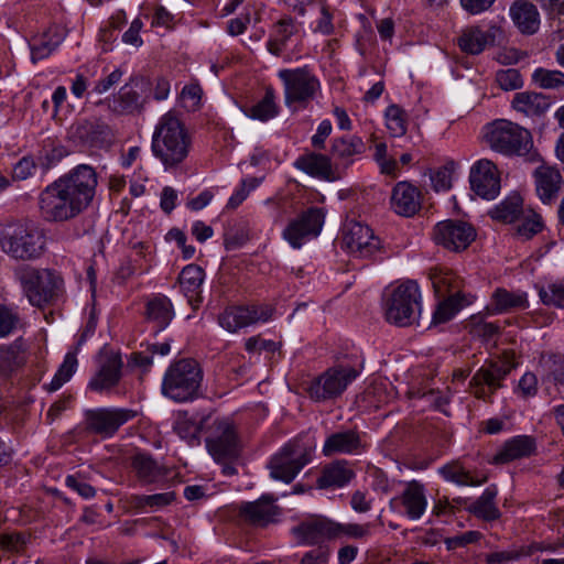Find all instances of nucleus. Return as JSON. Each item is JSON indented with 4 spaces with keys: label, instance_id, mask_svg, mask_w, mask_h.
<instances>
[{
    "label": "nucleus",
    "instance_id": "obj_1",
    "mask_svg": "<svg viewBox=\"0 0 564 564\" xmlns=\"http://www.w3.org/2000/svg\"><path fill=\"white\" fill-rule=\"evenodd\" d=\"M193 140L181 118L173 111L164 113L155 124L151 150L165 171L181 169L189 156Z\"/></svg>",
    "mask_w": 564,
    "mask_h": 564
},
{
    "label": "nucleus",
    "instance_id": "obj_2",
    "mask_svg": "<svg viewBox=\"0 0 564 564\" xmlns=\"http://www.w3.org/2000/svg\"><path fill=\"white\" fill-rule=\"evenodd\" d=\"M53 184L57 187V192L61 191L59 197L73 219L93 202L98 178L91 166L80 164L54 181Z\"/></svg>",
    "mask_w": 564,
    "mask_h": 564
},
{
    "label": "nucleus",
    "instance_id": "obj_3",
    "mask_svg": "<svg viewBox=\"0 0 564 564\" xmlns=\"http://www.w3.org/2000/svg\"><path fill=\"white\" fill-rule=\"evenodd\" d=\"M421 291L415 281H404L383 295L386 319L393 325L405 327L413 325L421 313Z\"/></svg>",
    "mask_w": 564,
    "mask_h": 564
},
{
    "label": "nucleus",
    "instance_id": "obj_4",
    "mask_svg": "<svg viewBox=\"0 0 564 564\" xmlns=\"http://www.w3.org/2000/svg\"><path fill=\"white\" fill-rule=\"evenodd\" d=\"M43 248L44 236L35 225L14 223L0 229V249L14 260L37 259Z\"/></svg>",
    "mask_w": 564,
    "mask_h": 564
},
{
    "label": "nucleus",
    "instance_id": "obj_5",
    "mask_svg": "<svg viewBox=\"0 0 564 564\" xmlns=\"http://www.w3.org/2000/svg\"><path fill=\"white\" fill-rule=\"evenodd\" d=\"M278 77L283 85L284 104L290 109H305L322 94L321 80L307 66L280 69Z\"/></svg>",
    "mask_w": 564,
    "mask_h": 564
},
{
    "label": "nucleus",
    "instance_id": "obj_6",
    "mask_svg": "<svg viewBox=\"0 0 564 564\" xmlns=\"http://www.w3.org/2000/svg\"><path fill=\"white\" fill-rule=\"evenodd\" d=\"M202 379V369L195 360L181 359L167 368L162 382V392L176 402H185L197 394Z\"/></svg>",
    "mask_w": 564,
    "mask_h": 564
},
{
    "label": "nucleus",
    "instance_id": "obj_7",
    "mask_svg": "<svg viewBox=\"0 0 564 564\" xmlns=\"http://www.w3.org/2000/svg\"><path fill=\"white\" fill-rule=\"evenodd\" d=\"M14 278L29 302L37 307L48 304L56 296L61 282L59 276L53 271L30 264L17 267Z\"/></svg>",
    "mask_w": 564,
    "mask_h": 564
},
{
    "label": "nucleus",
    "instance_id": "obj_8",
    "mask_svg": "<svg viewBox=\"0 0 564 564\" xmlns=\"http://www.w3.org/2000/svg\"><path fill=\"white\" fill-rule=\"evenodd\" d=\"M485 137L492 150L508 156L527 155L533 145L530 131L508 120L488 124Z\"/></svg>",
    "mask_w": 564,
    "mask_h": 564
},
{
    "label": "nucleus",
    "instance_id": "obj_9",
    "mask_svg": "<svg viewBox=\"0 0 564 564\" xmlns=\"http://www.w3.org/2000/svg\"><path fill=\"white\" fill-rule=\"evenodd\" d=\"M314 444L294 440L284 445L269 462L270 476L274 480L290 484L306 466L314 452Z\"/></svg>",
    "mask_w": 564,
    "mask_h": 564
},
{
    "label": "nucleus",
    "instance_id": "obj_10",
    "mask_svg": "<svg viewBox=\"0 0 564 564\" xmlns=\"http://www.w3.org/2000/svg\"><path fill=\"white\" fill-rule=\"evenodd\" d=\"M359 372L351 366H335L311 381L307 387L310 398L316 402L340 397Z\"/></svg>",
    "mask_w": 564,
    "mask_h": 564
},
{
    "label": "nucleus",
    "instance_id": "obj_11",
    "mask_svg": "<svg viewBox=\"0 0 564 564\" xmlns=\"http://www.w3.org/2000/svg\"><path fill=\"white\" fill-rule=\"evenodd\" d=\"M206 447L216 462L231 460L239 456L241 443L236 426L229 419L216 420L213 423Z\"/></svg>",
    "mask_w": 564,
    "mask_h": 564
},
{
    "label": "nucleus",
    "instance_id": "obj_12",
    "mask_svg": "<svg viewBox=\"0 0 564 564\" xmlns=\"http://www.w3.org/2000/svg\"><path fill=\"white\" fill-rule=\"evenodd\" d=\"M324 220L325 213L322 208H308L288 223L282 231V237L292 248L300 249L321 234Z\"/></svg>",
    "mask_w": 564,
    "mask_h": 564
},
{
    "label": "nucleus",
    "instance_id": "obj_13",
    "mask_svg": "<svg viewBox=\"0 0 564 564\" xmlns=\"http://www.w3.org/2000/svg\"><path fill=\"white\" fill-rule=\"evenodd\" d=\"M274 310L269 304L229 306L218 316V324L229 333L270 321Z\"/></svg>",
    "mask_w": 564,
    "mask_h": 564
},
{
    "label": "nucleus",
    "instance_id": "obj_14",
    "mask_svg": "<svg viewBox=\"0 0 564 564\" xmlns=\"http://www.w3.org/2000/svg\"><path fill=\"white\" fill-rule=\"evenodd\" d=\"M123 361L120 352L105 346L97 356V370L88 388L98 393H108L118 386L122 376Z\"/></svg>",
    "mask_w": 564,
    "mask_h": 564
},
{
    "label": "nucleus",
    "instance_id": "obj_15",
    "mask_svg": "<svg viewBox=\"0 0 564 564\" xmlns=\"http://www.w3.org/2000/svg\"><path fill=\"white\" fill-rule=\"evenodd\" d=\"M138 415L137 411L126 408H99L86 412L85 421L88 432L102 438L111 437L127 422Z\"/></svg>",
    "mask_w": 564,
    "mask_h": 564
},
{
    "label": "nucleus",
    "instance_id": "obj_16",
    "mask_svg": "<svg viewBox=\"0 0 564 564\" xmlns=\"http://www.w3.org/2000/svg\"><path fill=\"white\" fill-rule=\"evenodd\" d=\"M300 545H318L335 540V521L319 514H312L300 521L290 530Z\"/></svg>",
    "mask_w": 564,
    "mask_h": 564
},
{
    "label": "nucleus",
    "instance_id": "obj_17",
    "mask_svg": "<svg viewBox=\"0 0 564 564\" xmlns=\"http://www.w3.org/2000/svg\"><path fill=\"white\" fill-rule=\"evenodd\" d=\"M476 238L475 228L460 220H444L434 227L433 240L449 251L465 250Z\"/></svg>",
    "mask_w": 564,
    "mask_h": 564
},
{
    "label": "nucleus",
    "instance_id": "obj_18",
    "mask_svg": "<svg viewBox=\"0 0 564 564\" xmlns=\"http://www.w3.org/2000/svg\"><path fill=\"white\" fill-rule=\"evenodd\" d=\"M427 505L426 488L419 480L405 482L401 494L390 501L392 510H398L412 521L420 520L423 517Z\"/></svg>",
    "mask_w": 564,
    "mask_h": 564
},
{
    "label": "nucleus",
    "instance_id": "obj_19",
    "mask_svg": "<svg viewBox=\"0 0 564 564\" xmlns=\"http://www.w3.org/2000/svg\"><path fill=\"white\" fill-rule=\"evenodd\" d=\"M343 242L348 252L356 258L371 257L380 245L371 228L355 220H349L345 225Z\"/></svg>",
    "mask_w": 564,
    "mask_h": 564
},
{
    "label": "nucleus",
    "instance_id": "obj_20",
    "mask_svg": "<svg viewBox=\"0 0 564 564\" xmlns=\"http://www.w3.org/2000/svg\"><path fill=\"white\" fill-rule=\"evenodd\" d=\"M276 499L271 495H263L256 501L242 502L239 514L243 521L254 527H267L274 523L281 516V508L275 505Z\"/></svg>",
    "mask_w": 564,
    "mask_h": 564
},
{
    "label": "nucleus",
    "instance_id": "obj_21",
    "mask_svg": "<svg viewBox=\"0 0 564 564\" xmlns=\"http://www.w3.org/2000/svg\"><path fill=\"white\" fill-rule=\"evenodd\" d=\"M471 189L481 198L495 199L500 192L497 166L489 160H479L470 171Z\"/></svg>",
    "mask_w": 564,
    "mask_h": 564
},
{
    "label": "nucleus",
    "instance_id": "obj_22",
    "mask_svg": "<svg viewBox=\"0 0 564 564\" xmlns=\"http://www.w3.org/2000/svg\"><path fill=\"white\" fill-rule=\"evenodd\" d=\"M502 37L501 28L491 24L486 30L479 25H470L462 31L457 45L467 54L478 55L488 46H492Z\"/></svg>",
    "mask_w": 564,
    "mask_h": 564
},
{
    "label": "nucleus",
    "instance_id": "obj_23",
    "mask_svg": "<svg viewBox=\"0 0 564 564\" xmlns=\"http://www.w3.org/2000/svg\"><path fill=\"white\" fill-rule=\"evenodd\" d=\"M367 448L360 434L355 430L338 431L329 434L324 442L322 452L324 456L360 455Z\"/></svg>",
    "mask_w": 564,
    "mask_h": 564
},
{
    "label": "nucleus",
    "instance_id": "obj_24",
    "mask_svg": "<svg viewBox=\"0 0 564 564\" xmlns=\"http://www.w3.org/2000/svg\"><path fill=\"white\" fill-rule=\"evenodd\" d=\"M535 193L539 199L545 204H553L564 185V178L555 166L541 165L533 172Z\"/></svg>",
    "mask_w": 564,
    "mask_h": 564
},
{
    "label": "nucleus",
    "instance_id": "obj_25",
    "mask_svg": "<svg viewBox=\"0 0 564 564\" xmlns=\"http://www.w3.org/2000/svg\"><path fill=\"white\" fill-rule=\"evenodd\" d=\"M536 451L535 438L530 435H517L507 440L491 458L496 465L509 464L530 457Z\"/></svg>",
    "mask_w": 564,
    "mask_h": 564
},
{
    "label": "nucleus",
    "instance_id": "obj_26",
    "mask_svg": "<svg viewBox=\"0 0 564 564\" xmlns=\"http://www.w3.org/2000/svg\"><path fill=\"white\" fill-rule=\"evenodd\" d=\"M508 370L499 364H490L476 371L470 380V388L478 399H486L501 387V381L507 377Z\"/></svg>",
    "mask_w": 564,
    "mask_h": 564
},
{
    "label": "nucleus",
    "instance_id": "obj_27",
    "mask_svg": "<svg viewBox=\"0 0 564 564\" xmlns=\"http://www.w3.org/2000/svg\"><path fill=\"white\" fill-rule=\"evenodd\" d=\"M59 193L61 191L57 192V187L51 183L39 196V208L46 221L59 223L72 219Z\"/></svg>",
    "mask_w": 564,
    "mask_h": 564
},
{
    "label": "nucleus",
    "instance_id": "obj_28",
    "mask_svg": "<svg viewBox=\"0 0 564 564\" xmlns=\"http://www.w3.org/2000/svg\"><path fill=\"white\" fill-rule=\"evenodd\" d=\"M355 477V471L347 460H335L324 466L316 480L319 489H338L347 486Z\"/></svg>",
    "mask_w": 564,
    "mask_h": 564
},
{
    "label": "nucleus",
    "instance_id": "obj_29",
    "mask_svg": "<svg viewBox=\"0 0 564 564\" xmlns=\"http://www.w3.org/2000/svg\"><path fill=\"white\" fill-rule=\"evenodd\" d=\"M391 205L397 214L410 217L420 209V192L413 185L400 182L392 191Z\"/></svg>",
    "mask_w": 564,
    "mask_h": 564
},
{
    "label": "nucleus",
    "instance_id": "obj_30",
    "mask_svg": "<svg viewBox=\"0 0 564 564\" xmlns=\"http://www.w3.org/2000/svg\"><path fill=\"white\" fill-rule=\"evenodd\" d=\"M510 18L522 34L532 35L540 28V14L534 4L518 0L510 7Z\"/></svg>",
    "mask_w": 564,
    "mask_h": 564
},
{
    "label": "nucleus",
    "instance_id": "obj_31",
    "mask_svg": "<svg viewBox=\"0 0 564 564\" xmlns=\"http://www.w3.org/2000/svg\"><path fill=\"white\" fill-rule=\"evenodd\" d=\"M299 29L291 18H283L274 25L267 43L269 52L275 56L282 53L294 42Z\"/></svg>",
    "mask_w": 564,
    "mask_h": 564
},
{
    "label": "nucleus",
    "instance_id": "obj_32",
    "mask_svg": "<svg viewBox=\"0 0 564 564\" xmlns=\"http://www.w3.org/2000/svg\"><path fill=\"white\" fill-rule=\"evenodd\" d=\"M29 345L23 338H17L12 344L0 347V373L9 376L22 367L28 358Z\"/></svg>",
    "mask_w": 564,
    "mask_h": 564
},
{
    "label": "nucleus",
    "instance_id": "obj_33",
    "mask_svg": "<svg viewBox=\"0 0 564 564\" xmlns=\"http://www.w3.org/2000/svg\"><path fill=\"white\" fill-rule=\"evenodd\" d=\"M294 166L306 174L325 180L334 181L335 175L328 156L317 153H307L296 159Z\"/></svg>",
    "mask_w": 564,
    "mask_h": 564
},
{
    "label": "nucleus",
    "instance_id": "obj_34",
    "mask_svg": "<svg viewBox=\"0 0 564 564\" xmlns=\"http://www.w3.org/2000/svg\"><path fill=\"white\" fill-rule=\"evenodd\" d=\"M528 306V294L522 291L497 289L491 295L490 310L495 314H502L514 310H524Z\"/></svg>",
    "mask_w": 564,
    "mask_h": 564
},
{
    "label": "nucleus",
    "instance_id": "obj_35",
    "mask_svg": "<svg viewBox=\"0 0 564 564\" xmlns=\"http://www.w3.org/2000/svg\"><path fill=\"white\" fill-rule=\"evenodd\" d=\"M512 107L528 117H534L543 115L549 109L550 102L540 93L522 91L514 95Z\"/></svg>",
    "mask_w": 564,
    "mask_h": 564
},
{
    "label": "nucleus",
    "instance_id": "obj_36",
    "mask_svg": "<svg viewBox=\"0 0 564 564\" xmlns=\"http://www.w3.org/2000/svg\"><path fill=\"white\" fill-rule=\"evenodd\" d=\"M147 86L148 83L144 79L135 78L121 87L118 94L120 110L132 112L140 109L143 105V93Z\"/></svg>",
    "mask_w": 564,
    "mask_h": 564
},
{
    "label": "nucleus",
    "instance_id": "obj_37",
    "mask_svg": "<svg viewBox=\"0 0 564 564\" xmlns=\"http://www.w3.org/2000/svg\"><path fill=\"white\" fill-rule=\"evenodd\" d=\"M204 279V270L197 264H188L181 271L178 283L189 303L198 300Z\"/></svg>",
    "mask_w": 564,
    "mask_h": 564
},
{
    "label": "nucleus",
    "instance_id": "obj_38",
    "mask_svg": "<svg viewBox=\"0 0 564 564\" xmlns=\"http://www.w3.org/2000/svg\"><path fill=\"white\" fill-rule=\"evenodd\" d=\"M147 318L156 326V330H163L171 323L174 312L171 301L166 296H155L147 304Z\"/></svg>",
    "mask_w": 564,
    "mask_h": 564
},
{
    "label": "nucleus",
    "instance_id": "obj_39",
    "mask_svg": "<svg viewBox=\"0 0 564 564\" xmlns=\"http://www.w3.org/2000/svg\"><path fill=\"white\" fill-rule=\"evenodd\" d=\"M471 302V296L460 291L455 292L437 305L433 314V322L435 324H442L451 321L463 307L469 305Z\"/></svg>",
    "mask_w": 564,
    "mask_h": 564
},
{
    "label": "nucleus",
    "instance_id": "obj_40",
    "mask_svg": "<svg viewBox=\"0 0 564 564\" xmlns=\"http://www.w3.org/2000/svg\"><path fill=\"white\" fill-rule=\"evenodd\" d=\"M132 468L137 477L147 484L160 480L166 474L163 466L159 465L151 456L137 454L132 458Z\"/></svg>",
    "mask_w": 564,
    "mask_h": 564
},
{
    "label": "nucleus",
    "instance_id": "obj_41",
    "mask_svg": "<svg viewBox=\"0 0 564 564\" xmlns=\"http://www.w3.org/2000/svg\"><path fill=\"white\" fill-rule=\"evenodd\" d=\"M203 426V419L189 415L187 412L178 413L173 424L174 432L189 445L199 443V433Z\"/></svg>",
    "mask_w": 564,
    "mask_h": 564
},
{
    "label": "nucleus",
    "instance_id": "obj_42",
    "mask_svg": "<svg viewBox=\"0 0 564 564\" xmlns=\"http://www.w3.org/2000/svg\"><path fill=\"white\" fill-rule=\"evenodd\" d=\"M497 487L491 485L487 487L481 496L469 507V511L477 518L486 521H492L500 517V511L496 505Z\"/></svg>",
    "mask_w": 564,
    "mask_h": 564
},
{
    "label": "nucleus",
    "instance_id": "obj_43",
    "mask_svg": "<svg viewBox=\"0 0 564 564\" xmlns=\"http://www.w3.org/2000/svg\"><path fill=\"white\" fill-rule=\"evenodd\" d=\"M366 150V144L357 135L337 138L332 144V154L344 163L352 162L355 155H360Z\"/></svg>",
    "mask_w": 564,
    "mask_h": 564
},
{
    "label": "nucleus",
    "instance_id": "obj_44",
    "mask_svg": "<svg viewBox=\"0 0 564 564\" xmlns=\"http://www.w3.org/2000/svg\"><path fill=\"white\" fill-rule=\"evenodd\" d=\"M438 473L446 481L454 482L457 486H479L487 480L486 477H474L458 460L442 466Z\"/></svg>",
    "mask_w": 564,
    "mask_h": 564
},
{
    "label": "nucleus",
    "instance_id": "obj_45",
    "mask_svg": "<svg viewBox=\"0 0 564 564\" xmlns=\"http://www.w3.org/2000/svg\"><path fill=\"white\" fill-rule=\"evenodd\" d=\"M243 113L253 120L265 122L278 116L279 108L275 104V94L272 88H267L265 94L257 104L242 109Z\"/></svg>",
    "mask_w": 564,
    "mask_h": 564
},
{
    "label": "nucleus",
    "instance_id": "obj_46",
    "mask_svg": "<svg viewBox=\"0 0 564 564\" xmlns=\"http://www.w3.org/2000/svg\"><path fill=\"white\" fill-rule=\"evenodd\" d=\"M521 213L522 198L519 194H512L492 208L490 210V216L494 219L511 224L519 218Z\"/></svg>",
    "mask_w": 564,
    "mask_h": 564
},
{
    "label": "nucleus",
    "instance_id": "obj_47",
    "mask_svg": "<svg viewBox=\"0 0 564 564\" xmlns=\"http://www.w3.org/2000/svg\"><path fill=\"white\" fill-rule=\"evenodd\" d=\"M430 276L435 293L438 296H445L449 292L454 294L459 291L460 279L449 270L434 269L431 271Z\"/></svg>",
    "mask_w": 564,
    "mask_h": 564
},
{
    "label": "nucleus",
    "instance_id": "obj_48",
    "mask_svg": "<svg viewBox=\"0 0 564 564\" xmlns=\"http://www.w3.org/2000/svg\"><path fill=\"white\" fill-rule=\"evenodd\" d=\"M386 127L390 135L402 137L408 131V113L399 105H390L384 110Z\"/></svg>",
    "mask_w": 564,
    "mask_h": 564
},
{
    "label": "nucleus",
    "instance_id": "obj_49",
    "mask_svg": "<svg viewBox=\"0 0 564 564\" xmlns=\"http://www.w3.org/2000/svg\"><path fill=\"white\" fill-rule=\"evenodd\" d=\"M77 368L76 352H67L63 364L57 369L53 379L45 386L50 392L57 391L64 383H66L75 373Z\"/></svg>",
    "mask_w": 564,
    "mask_h": 564
},
{
    "label": "nucleus",
    "instance_id": "obj_50",
    "mask_svg": "<svg viewBox=\"0 0 564 564\" xmlns=\"http://www.w3.org/2000/svg\"><path fill=\"white\" fill-rule=\"evenodd\" d=\"M532 80L543 89H556L564 87V73L539 67L532 73Z\"/></svg>",
    "mask_w": 564,
    "mask_h": 564
},
{
    "label": "nucleus",
    "instance_id": "obj_51",
    "mask_svg": "<svg viewBox=\"0 0 564 564\" xmlns=\"http://www.w3.org/2000/svg\"><path fill=\"white\" fill-rule=\"evenodd\" d=\"M371 534L370 523H340L335 521V540L344 536L362 540Z\"/></svg>",
    "mask_w": 564,
    "mask_h": 564
},
{
    "label": "nucleus",
    "instance_id": "obj_52",
    "mask_svg": "<svg viewBox=\"0 0 564 564\" xmlns=\"http://www.w3.org/2000/svg\"><path fill=\"white\" fill-rule=\"evenodd\" d=\"M539 296L545 305L564 307V282L550 283L539 291Z\"/></svg>",
    "mask_w": 564,
    "mask_h": 564
},
{
    "label": "nucleus",
    "instance_id": "obj_53",
    "mask_svg": "<svg viewBox=\"0 0 564 564\" xmlns=\"http://www.w3.org/2000/svg\"><path fill=\"white\" fill-rule=\"evenodd\" d=\"M174 492L167 491L149 496H135L133 498V502L137 508L159 509L170 505L174 500Z\"/></svg>",
    "mask_w": 564,
    "mask_h": 564
},
{
    "label": "nucleus",
    "instance_id": "obj_54",
    "mask_svg": "<svg viewBox=\"0 0 564 564\" xmlns=\"http://www.w3.org/2000/svg\"><path fill=\"white\" fill-rule=\"evenodd\" d=\"M20 316L6 305H0V338L9 336L20 326Z\"/></svg>",
    "mask_w": 564,
    "mask_h": 564
},
{
    "label": "nucleus",
    "instance_id": "obj_55",
    "mask_svg": "<svg viewBox=\"0 0 564 564\" xmlns=\"http://www.w3.org/2000/svg\"><path fill=\"white\" fill-rule=\"evenodd\" d=\"M203 89L198 84L184 86L181 93L183 107L188 111H195L200 107Z\"/></svg>",
    "mask_w": 564,
    "mask_h": 564
},
{
    "label": "nucleus",
    "instance_id": "obj_56",
    "mask_svg": "<svg viewBox=\"0 0 564 564\" xmlns=\"http://www.w3.org/2000/svg\"><path fill=\"white\" fill-rule=\"evenodd\" d=\"M496 82L503 90H516L522 87V77L514 68L502 69L496 74Z\"/></svg>",
    "mask_w": 564,
    "mask_h": 564
},
{
    "label": "nucleus",
    "instance_id": "obj_57",
    "mask_svg": "<svg viewBox=\"0 0 564 564\" xmlns=\"http://www.w3.org/2000/svg\"><path fill=\"white\" fill-rule=\"evenodd\" d=\"M542 368L547 379L555 382H564V359L562 357H549L542 361Z\"/></svg>",
    "mask_w": 564,
    "mask_h": 564
},
{
    "label": "nucleus",
    "instance_id": "obj_58",
    "mask_svg": "<svg viewBox=\"0 0 564 564\" xmlns=\"http://www.w3.org/2000/svg\"><path fill=\"white\" fill-rule=\"evenodd\" d=\"M543 228L542 218L536 213H532V215L525 218L517 229V232L523 239H531L534 235L540 232Z\"/></svg>",
    "mask_w": 564,
    "mask_h": 564
},
{
    "label": "nucleus",
    "instance_id": "obj_59",
    "mask_svg": "<svg viewBox=\"0 0 564 564\" xmlns=\"http://www.w3.org/2000/svg\"><path fill=\"white\" fill-rule=\"evenodd\" d=\"M258 185L259 181L257 178L243 181L241 186L228 199L227 206L229 208H237Z\"/></svg>",
    "mask_w": 564,
    "mask_h": 564
},
{
    "label": "nucleus",
    "instance_id": "obj_60",
    "mask_svg": "<svg viewBox=\"0 0 564 564\" xmlns=\"http://www.w3.org/2000/svg\"><path fill=\"white\" fill-rule=\"evenodd\" d=\"M375 160L381 167V171L386 174H392L397 169V162L393 159L388 158V148L384 142H379L375 145Z\"/></svg>",
    "mask_w": 564,
    "mask_h": 564
},
{
    "label": "nucleus",
    "instance_id": "obj_61",
    "mask_svg": "<svg viewBox=\"0 0 564 564\" xmlns=\"http://www.w3.org/2000/svg\"><path fill=\"white\" fill-rule=\"evenodd\" d=\"M65 485L85 499H90L96 495L95 488L84 481L78 475H68L65 478Z\"/></svg>",
    "mask_w": 564,
    "mask_h": 564
},
{
    "label": "nucleus",
    "instance_id": "obj_62",
    "mask_svg": "<svg viewBox=\"0 0 564 564\" xmlns=\"http://www.w3.org/2000/svg\"><path fill=\"white\" fill-rule=\"evenodd\" d=\"M245 348L248 352L275 351L278 344L271 339H264L260 335L251 336L246 339Z\"/></svg>",
    "mask_w": 564,
    "mask_h": 564
},
{
    "label": "nucleus",
    "instance_id": "obj_63",
    "mask_svg": "<svg viewBox=\"0 0 564 564\" xmlns=\"http://www.w3.org/2000/svg\"><path fill=\"white\" fill-rule=\"evenodd\" d=\"M142 28L143 22L140 19H134L130 23L129 29L122 34V42L135 48L141 47L143 45V40L140 34Z\"/></svg>",
    "mask_w": 564,
    "mask_h": 564
},
{
    "label": "nucleus",
    "instance_id": "obj_64",
    "mask_svg": "<svg viewBox=\"0 0 564 564\" xmlns=\"http://www.w3.org/2000/svg\"><path fill=\"white\" fill-rule=\"evenodd\" d=\"M58 42L52 43L44 37L31 45V58L35 63L48 57L57 47Z\"/></svg>",
    "mask_w": 564,
    "mask_h": 564
}]
</instances>
